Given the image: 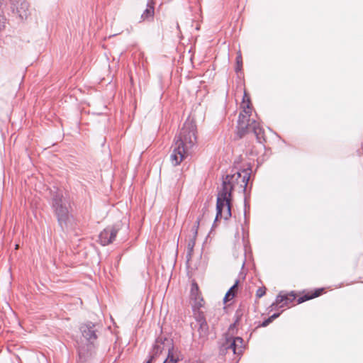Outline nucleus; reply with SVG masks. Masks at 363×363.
<instances>
[{"instance_id":"nucleus-1","label":"nucleus","mask_w":363,"mask_h":363,"mask_svg":"<svg viewBox=\"0 0 363 363\" xmlns=\"http://www.w3.org/2000/svg\"><path fill=\"white\" fill-rule=\"evenodd\" d=\"M240 174L227 175L223 179L222 187L218 191L216 203V220L222 218L228 220L231 217L232 191L235 189V182L238 183Z\"/></svg>"},{"instance_id":"nucleus-2","label":"nucleus","mask_w":363,"mask_h":363,"mask_svg":"<svg viewBox=\"0 0 363 363\" xmlns=\"http://www.w3.org/2000/svg\"><path fill=\"white\" fill-rule=\"evenodd\" d=\"M241 111L239 115L238 123V135L240 138L250 132H253L258 135L261 132L259 123L255 118L257 116L252 117V106L250 95L244 91L242 101L240 104Z\"/></svg>"},{"instance_id":"nucleus-3","label":"nucleus","mask_w":363,"mask_h":363,"mask_svg":"<svg viewBox=\"0 0 363 363\" xmlns=\"http://www.w3.org/2000/svg\"><path fill=\"white\" fill-rule=\"evenodd\" d=\"M325 293L324 288L316 289L311 291H303L298 296L294 291L289 293L281 292L276 298L275 303L280 307L288 306L297 298V303H301L306 301L317 298Z\"/></svg>"},{"instance_id":"nucleus-4","label":"nucleus","mask_w":363,"mask_h":363,"mask_svg":"<svg viewBox=\"0 0 363 363\" xmlns=\"http://www.w3.org/2000/svg\"><path fill=\"white\" fill-rule=\"evenodd\" d=\"M52 208L59 225L66 227L72 217L67 203L62 196H56L52 201Z\"/></svg>"},{"instance_id":"nucleus-5","label":"nucleus","mask_w":363,"mask_h":363,"mask_svg":"<svg viewBox=\"0 0 363 363\" xmlns=\"http://www.w3.org/2000/svg\"><path fill=\"white\" fill-rule=\"evenodd\" d=\"M176 140L182 142L184 146L191 150L196 142V125L191 122L185 123Z\"/></svg>"},{"instance_id":"nucleus-6","label":"nucleus","mask_w":363,"mask_h":363,"mask_svg":"<svg viewBox=\"0 0 363 363\" xmlns=\"http://www.w3.org/2000/svg\"><path fill=\"white\" fill-rule=\"evenodd\" d=\"M190 149L184 146L182 142L175 140L172 145L170 161L174 166L179 165L189 154Z\"/></svg>"},{"instance_id":"nucleus-7","label":"nucleus","mask_w":363,"mask_h":363,"mask_svg":"<svg viewBox=\"0 0 363 363\" xmlns=\"http://www.w3.org/2000/svg\"><path fill=\"white\" fill-rule=\"evenodd\" d=\"M244 350L242 338L240 337H230L226 338L225 342L222 345L221 351L225 353L231 351L233 354L241 355Z\"/></svg>"},{"instance_id":"nucleus-8","label":"nucleus","mask_w":363,"mask_h":363,"mask_svg":"<svg viewBox=\"0 0 363 363\" xmlns=\"http://www.w3.org/2000/svg\"><path fill=\"white\" fill-rule=\"evenodd\" d=\"M190 303L194 310H199L205 304L201 292L195 281H193L191 284Z\"/></svg>"},{"instance_id":"nucleus-9","label":"nucleus","mask_w":363,"mask_h":363,"mask_svg":"<svg viewBox=\"0 0 363 363\" xmlns=\"http://www.w3.org/2000/svg\"><path fill=\"white\" fill-rule=\"evenodd\" d=\"M118 228L113 226L105 228L99 235V241L101 245H107L114 240L117 233Z\"/></svg>"},{"instance_id":"nucleus-10","label":"nucleus","mask_w":363,"mask_h":363,"mask_svg":"<svg viewBox=\"0 0 363 363\" xmlns=\"http://www.w3.org/2000/svg\"><path fill=\"white\" fill-rule=\"evenodd\" d=\"M199 226V222L196 221L191 228V234L189 236L187 242V250L189 255H191L194 247L195 246L196 240L198 234V229Z\"/></svg>"},{"instance_id":"nucleus-11","label":"nucleus","mask_w":363,"mask_h":363,"mask_svg":"<svg viewBox=\"0 0 363 363\" xmlns=\"http://www.w3.org/2000/svg\"><path fill=\"white\" fill-rule=\"evenodd\" d=\"M16 11L21 19H26L29 15V4L25 1H17Z\"/></svg>"},{"instance_id":"nucleus-12","label":"nucleus","mask_w":363,"mask_h":363,"mask_svg":"<svg viewBox=\"0 0 363 363\" xmlns=\"http://www.w3.org/2000/svg\"><path fill=\"white\" fill-rule=\"evenodd\" d=\"M82 332L83 336L89 341H92L96 339L95 330H94V325L90 326L88 325H83L82 327Z\"/></svg>"},{"instance_id":"nucleus-13","label":"nucleus","mask_w":363,"mask_h":363,"mask_svg":"<svg viewBox=\"0 0 363 363\" xmlns=\"http://www.w3.org/2000/svg\"><path fill=\"white\" fill-rule=\"evenodd\" d=\"M155 13L154 3L150 0L147 3V8L143 11L141 18L143 21H149L153 18Z\"/></svg>"},{"instance_id":"nucleus-14","label":"nucleus","mask_w":363,"mask_h":363,"mask_svg":"<svg viewBox=\"0 0 363 363\" xmlns=\"http://www.w3.org/2000/svg\"><path fill=\"white\" fill-rule=\"evenodd\" d=\"M179 359V354L174 350V347H171L168 350V355L163 363H177Z\"/></svg>"},{"instance_id":"nucleus-15","label":"nucleus","mask_w":363,"mask_h":363,"mask_svg":"<svg viewBox=\"0 0 363 363\" xmlns=\"http://www.w3.org/2000/svg\"><path fill=\"white\" fill-rule=\"evenodd\" d=\"M238 281H236L233 286H232L230 289L228 291V292L225 294V296L224 297L225 303H227L228 301L232 300L235 296L238 289Z\"/></svg>"},{"instance_id":"nucleus-16","label":"nucleus","mask_w":363,"mask_h":363,"mask_svg":"<svg viewBox=\"0 0 363 363\" xmlns=\"http://www.w3.org/2000/svg\"><path fill=\"white\" fill-rule=\"evenodd\" d=\"M238 173L241 174V173H240V172H237L236 174H238ZM246 175H247V173H245L244 176L240 175L241 177H240V179H238V183L235 182V187L237 186H239L240 189H241L242 190L245 189L247 184V181L249 179V177H247Z\"/></svg>"},{"instance_id":"nucleus-17","label":"nucleus","mask_w":363,"mask_h":363,"mask_svg":"<svg viewBox=\"0 0 363 363\" xmlns=\"http://www.w3.org/2000/svg\"><path fill=\"white\" fill-rule=\"evenodd\" d=\"M242 68V57L241 51L237 52L235 72H240Z\"/></svg>"},{"instance_id":"nucleus-18","label":"nucleus","mask_w":363,"mask_h":363,"mask_svg":"<svg viewBox=\"0 0 363 363\" xmlns=\"http://www.w3.org/2000/svg\"><path fill=\"white\" fill-rule=\"evenodd\" d=\"M279 315V313H275L274 315H272V316H270L269 318H267V320H265L262 323V326L263 327H266L267 325H268L273 320H274L275 318H277L278 316Z\"/></svg>"},{"instance_id":"nucleus-19","label":"nucleus","mask_w":363,"mask_h":363,"mask_svg":"<svg viewBox=\"0 0 363 363\" xmlns=\"http://www.w3.org/2000/svg\"><path fill=\"white\" fill-rule=\"evenodd\" d=\"M266 294V287L265 286H262V287H259L257 291H256V296L257 298H261L262 297L264 294Z\"/></svg>"},{"instance_id":"nucleus-20","label":"nucleus","mask_w":363,"mask_h":363,"mask_svg":"<svg viewBox=\"0 0 363 363\" xmlns=\"http://www.w3.org/2000/svg\"><path fill=\"white\" fill-rule=\"evenodd\" d=\"M6 18L2 16V15H0V30H2L5 28L6 27Z\"/></svg>"},{"instance_id":"nucleus-21","label":"nucleus","mask_w":363,"mask_h":363,"mask_svg":"<svg viewBox=\"0 0 363 363\" xmlns=\"http://www.w3.org/2000/svg\"><path fill=\"white\" fill-rule=\"evenodd\" d=\"M152 359H153V357H151L150 359L147 361V363H151Z\"/></svg>"},{"instance_id":"nucleus-22","label":"nucleus","mask_w":363,"mask_h":363,"mask_svg":"<svg viewBox=\"0 0 363 363\" xmlns=\"http://www.w3.org/2000/svg\"><path fill=\"white\" fill-rule=\"evenodd\" d=\"M18 247H19V245H16L15 249H16V250H18Z\"/></svg>"},{"instance_id":"nucleus-23","label":"nucleus","mask_w":363,"mask_h":363,"mask_svg":"<svg viewBox=\"0 0 363 363\" xmlns=\"http://www.w3.org/2000/svg\"><path fill=\"white\" fill-rule=\"evenodd\" d=\"M1 5V2L0 1V6Z\"/></svg>"}]
</instances>
